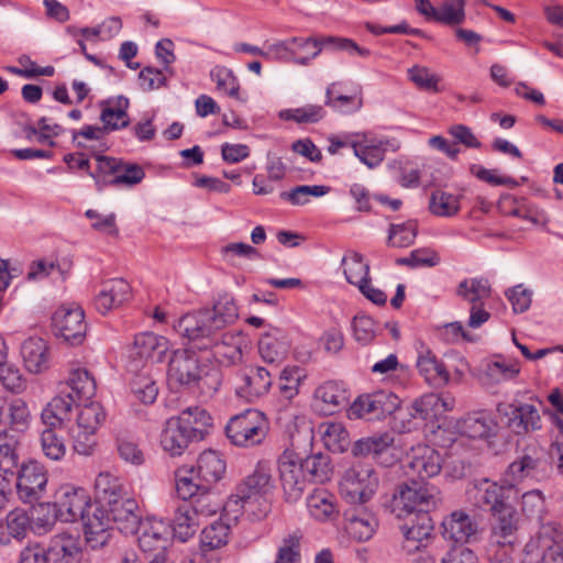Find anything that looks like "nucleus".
Listing matches in <instances>:
<instances>
[{
	"label": "nucleus",
	"mask_w": 563,
	"mask_h": 563,
	"mask_svg": "<svg viewBox=\"0 0 563 563\" xmlns=\"http://www.w3.org/2000/svg\"><path fill=\"white\" fill-rule=\"evenodd\" d=\"M167 382L172 388H185L202 397H212L222 377L219 368L202 364L196 352L184 349L173 353L168 362Z\"/></svg>",
	"instance_id": "1"
},
{
	"label": "nucleus",
	"mask_w": 563,
	"mask_h": 563,
	"mask_svg": "<svg viewBox=\"0 0 563 563\" xmlns=\"http://www.w3.org/2000/svg\"><path fill=\"white\" fill-rule=\"evenodd\" d=\"M210 415L201 407H188L179 416L169 418L161 434L164 451L172 456H179L194 441L205 438L211 426Z\"/></svg>",
	"instance_id": "2"
},
{
	"label": "nucleus",
	"mask_w": 563,
	"mask_h": 563,
	"mask_svg": "<svg viewBox=\"0 0 563 563\" xmlns=\"http://www.w3.org/2000/svg\"><path fill=\"white\" fill-rule=\"evenodd\" d=\"M239 318V309L232 296L224 294L213 305L212 310H200L187 313L174 325L176 332L196 341L199 336H210L234 323Z\"/></svg>",
	"instance_id": "3"
},
{
	"label": "nucleus",
	"mask_w": 563,
	"mask_h": 563,
	"mask_svg": "<svg viewBox=\"0 0 563 563\" xmlns=\"http://www.w3.org/2000/svg\"><path fill=\"white\" fill-rule=\"evenodd\" d=\"M441 501L440 490L429 483L409 478L398 485L389 503L390 512L397 518L415 516L434 509Z\"/></svg>",
	"instance_id": "4"
},
{
	"label": "nucleus",
	"mask_w": 563,
	"mask_h": 563,
	"mask_svg": "<svg viewBox=\"0 0 563 563\" xmlns=\"http://www.w3.org/2000/svg\"><path fill=\"white\" fill-rule=\"evenodd\" d=\"M274 482L272 477V465L268 461H260L253 473L246 476L236 487V490L229 499L230 504H241L242 508L251 507L254 503L263 499L261 517H265L271 506L265 496L272 493Z\"/></svg>",
	"instance_id": "5"
},
{
	"label": "nucleus",
	"mask_w": 563,
	"mask_h": 563,
	"mask_svg": "<svg viewBox=\"0 0 563 563\" xmlns=\"http://www.w3.org/2000/svg\"><path fill=\"white\" fill-rule=\"evenodd\" d=\"M89 176L101 191L106 186L133 187L144 179L145 172L139 164L99 155L96 172H89Z\"/></svg>",
	"instance_id": "6"
},
{
	"label": "nucleus",
	"mask_w": 563,
	"mask_h": 563,
	"mask_svg": "<svg viewBox=\"0 0 563 563\" xmlns=\"http://www.w3.org/2000/svg\"><path fill=\"white\" fill-rule=\"evenodd\" d=\"M268 429V420L262 411L246 409L229 420L225 432L234 445L251 448L265 440Z\"/></svg>",
	"instance_id": "7"
},
{
	"label": "nucleus",
	"mask_w": 563,
	"mask_h": 563,
	"mask_svg": "<svg viewBox=\"0 0 563 563\" xmlns=\"http://www.w3.org/2000/svg\"><path fill=\"white\" fill-rule=\"evenodd\" d=\"M378 475L375 470L363 463L349 467L340 481V494L351 504H365L378 487Z\"/></svg>",
	"instance_id": "8"
},
{
	"label": "nucleus",
	"mask_w": 563,
	"mask_h": 563,
	"mask_svg": "<svg viewBox=\"0 0 563 563\" xmlns=\"http://www.w3.org/2000/svg\"><path fill=\"white\" fill-rule=\"evenodd\" d=\"M562 533L554 522L542 525L523 549V563H563Z\"/></svg>",
	"instance_id": "9"
},
{
	"label": "nucleus",
	"mask_w": 563,
	"mask_h": 563,
	"mask_svg": "<svg viewBox=\"0 0 563 563\" xmlns=\"http://www.w3.org/2000/svg\"><path fill=\"white\" fill-rule=\"evenodd\" d=\"M399 397L387 390H377L358 396L350 406L349 417L355 419L380 420L394 415L400 406Z\"/></svg>",
	"instance_id": "10"
},
{
	"label": "nucleus",
	"mask_w": 563,
	"mask_h": 563,
	"mask_svg": "<svg viewBox=\"0 0 563 563\" xmlns=\"http://www.w3.org/2000/svg\"><path fill=\"white\" fill-rule=\"evenodd\" d=\"M56 515L65 522L84 521L95 507L86 489L73 485H63L55 493Z\"/></svg>",
	"instance_id": "11"
},
{
	"label": "nucleus",
	"mask_w": 563,
	"mask_h": 563,
	"mask_svg": "<svg viewBox=\"0 0 563 563\" xmlns=\"http://www.w3.org/2000/svg\"><path fill=\"white\" fill-rule=\"evenodd\" d=\"M243 336L241 332H213L210 336H199L195 342L200 350L210 349L217 362L231 366L242 361Z\"/></svg>",
	"instance_id": "12"
},
{
	"label": "nucleus",
	"mask_w": 563,
	"mask_h": 563,
	"mask_svg": "<svg viewBox=\"0 0 563 563\" xmlns=\"http://www.w3.org/2000/svg\"><path fill=\"white\" fill-rule=\"evenodd\" d=\"M277 464L285 500L294 504L302 497L308 482L300 459L294 451L286 450L278 457Z\"/></svg>",
	"instance_id": "13"
},
{
	"label": "nucleus",
	"mask_w": 563,
	"mask_h": 563,
	"mask_svg": "<svg viewBox=\"0 0 563 563\" xmlns=\"http://www.w3.org/2000/svg\"><path fill=\"white\" fill-rule=\"evenodd\" d=\"M309 45H295L294 63L307 65L311 59L316 58L322 47H331L334 51H345L351 55L357 54L362 57H368L371 52L367 48L358 46L354 41L345 37L324 36L302 38Z\"/></svg>",
	"instance_id": "14"
},
{
	"label": "nucleus",
	"mask_w": 563,
	"mask_h": 563,
	"mask_svg": "<svg viewBox=\"0 0 563 563\" xmlns=\"http://www.w3.org/2000/svg\"><path fill=\"white\" fill-rule=\"evenodd\" d=\"M55 334L69 345L82 344L86 339L87 323L84 310L79 307H59L53 314Z\"/></svg>",
	"instance_id": "15"
},
{
	"label": "nucleus",
	"mask_w": 563,
	"mask_h": 563,
	"mask_svg": "<svg viewBox=\"0 0 563 563\" xmlns=\"http://www.w3.org/2000/svg\"><path fill=\"white\" fill-rule=\"evenodd\" d=\"M15 473L18 474L16 490L20 499L30 504L41 499L47 485L44 466L36 461H29L23 463Z\"/></svg>",
	"instance_id": "16"
},
{
	"label": "nucleus",
	"mask_w": 563,
	"mask_h": 563,
	"mask_svg": "<svg viewBox=\"0 0 563 563\" xmlns=\"http://www.w3.org/2000/svg\"><path fill=\"white\" fill-rule=\"evenodd\" d=\"M542 464L541 449L536 444L529 445L509 464L504 482L514 488L516 484L527 478H537L541 475Z\"/></svg>",
	"instance_id": "17"
},
{
	"label": "nucleus",
	"mask_w": 563,
	"mask_h": 563,
	"mask_svg": "<svg viewBox=\"0 0 563 563\" xmlns=\"http://www.w3.org/2000/svg\"><path fill=\"white\" fill-rule=\"evenodd\" d=\"M512 493V487L504 481L503 484H498L488 479H484L468 492L473 494L476 506L488 510L492 515L512 506L510 503Z\"/></svg>",
	"instance_id": "18"
},
{
	"label": "nucleus",
	"mask_w": 563,
	"mask_h": 563,
	"mask_svg": "<svg viewBox=\"0 0 563 563\" xmlns=\"http://www.w3.org/2000/svg\"><path fill=\"white\" fill-rule=\"evenodd\" d=\"M272 386V375L264 367L240 371L236 376V396L247 402H255L266 395Z\"/></svg>",
	"instance_id": "19"
},
{
	"label": "nucleus",
	"mask_w": 563,
	"mask_h": 563,
	"mask_svg": "<svg viewBox=\"0 0 563 563\" xmlns=\"http://www.w3.org/2000/svg\"><path fill=\"white\" fill-rule=\"evenodd\" d=\"M101 508L106 520L108 522L112 521L119 531L125 534L136 532L141 520L136 512L139 508L137 503L133 498L126 497L123 494Z\"/></svg>",
	"instance_id": "20"
},
{
	"label": "nucleus",
	"mask_w": 563,
	"mask_h": 563,
	"mask_svg": "<svg viewBox=\"0 0 563 563\" xmlns=\"http://www.w3.org/2000/svg\"><path fill=\"white\" fill-rule=\"evenodd\" d=\"M443 537L456 543H470L478 539L479 521L463 509L454 510L442 521Z\"/></svg>",
	"instance_id": "21"
},
{
	"label": "nucleus",
	"mask_w": 563,
	"mask_h": 563,
	"mask_svg": "<svg viewBox=\"0 0 563 563\" xmlns=\"http://www.w3.org/2000/svg\"><path fill=\"white\" fill-rule=\"evenodd\" d=\"M136 531H139V545L143 552L165 553L172 536L168 523L159 519L147 518L139 523Z\"/></svg>",
	"instance_id": "22"
},
{
	"label": "nucleus",
	"mask_w": 563,
	"mask_h": 563,
	"mask_svg": "<svg viewBox=\"0 0 563 563\" xmlns=\"http://www.w3.org/2000/svg\"><path fill=\"white\" fill-rule=\"evenodd\" d=\"M351 147L363 164L375 168L384 161L387 151L396 152L400 144L396 139H369L364 134L363 140H352Z\"/></svg>",
	"instance_id": "23"
},
{
	"label": "nucleus",
	"mask_w": 563,
	"mask_h": 563,
	"mask_svg": "<svg viewBox=\"0 0 563 563\" xmlns=\"http://www.w3.org/2000/svg\"><path fill=\"white\" fill-rule=\"evenodd\" d=\"M497 410L507 418L506 424L517 434L541 429V417L533 405H499Z\"/></svg>",
	"instance_id": "24"
},
{
	"label": "nucleus",
	"mask_w": 563,
	"mask_h": 563,
	"mask_svg": "<svg viewBox=\"0 0 563 563\" xmlns=\"http://www.w3.org/2000/svg\"><path fill=\"white\" fill-rule=\"evenodd\" d=\"M407 517L408 521L401 526L404 534L402 550L406 553H415L417 550L427 548L433 531V523L427 512Z\"/></svg>",
	"instance_id": "25"
},
{
	"label": "nucleus",
	"mask_w": 563,
	"mask_h": 563,
	"mask_svg": "<svg viewBox=\"0 0 563 563\" xmlns=\"http://www.w3.org/2000/svg\"><path fill=\"white\" fill-rule=\"evenodd\" d=\"M441 467L440 454L429 446H422L418 448L412 456H408L405 473L409 478L428 483L427 479L437 476Z\"/></svg>",
	"instance_id": "26"
},
{
	"label": "nucleus",
	"mask_w": 563,
	"mask_h": 563,
	"mask_svg": "<svg viewBox=\"0 0 563 563\" xmlns=\"http://www.w3.org/2000/svg\"><path fill=\"white\" fill-rule=\"evenodd\" d=\"M291 347L288 333L276 327H271L258 340V353L262 360L268 364L283 363Z\"/></svg>",
	"instance_id": "27"
},
{
	"label": "nucleus",
	"mask_w": 563,
	"mask_h": 563,
	"mask_svg": "<svg viewBox=\"0 0 563 563\" xmlns=\"http://www.w3.org/2000/svg\"><path fill=\"white\" fill-rule=\"evenodd\" d=\"M346 533L357 542L368 541L378 528V519L367 507L356 506L344 512Z\"/></svg>",
	"instance_id": "28"
},
{
	"label": "nucleus",
	"mask_w": 563,
	"mask_h": 563,
	"mask_svg": "<svg viewBox=\"0 0 563 563\" xmlns=\"http://www.w3.org/2000/svg\"><path fill=\"white\" fill-rule=\"evenodd\" d=\"M131 296L129 283L122 278H113L101 284V289L95 299L97 310L106 314L128 301Z\"/></svg>",
	"instance_id": "29"
},
{
	"label": "nucleus",
	"mask_w": 563,
	"mask_h": 563,
	"mask_svg": "<svg viewBox=\"0 0 563 563\" xmlns=\"http://www.w3.org/2000/svg\"><path fill=\"white\" fill-rule=\"evenodd\" d=\"M46 552L48 563H80L81 561L79 542L68 533L52 537L46 547Z\"/></svg>",
	"instance_id": "30"
},
{
	"label": "nucleus",
	"mask_w": 563,
	"mask_h": 563,
	"mask_svg": "<svg viewBox=\"0 0 563 563\" xmlns=\"http://www.w3.org/2000/svg\"><path fill=\"white\" fill-rule=\"evenodd\" d=\"M100 121L108 132L124 129L130 124L128 109L130 101L124 96L109 98L100 102Z\"/></svg>",
	"instance_id": "31"
},
{
	"label": "nucleus",
	"mask_w": 563,
	"mask_h": 563,
	"mask_svg": "<svg viewBox=\"0 0 563 563\" xmlns=\"http://www.w3.org/2000/svg\"><path fill=\"white\" fill-rule=\"evenodd\" d=\"M495 428L490 413L484 410L467 413L456 423L459 433L470 439H487L494 434Z\"/></svg>",
	"instance_id": "32"
},
{
	"label": "nucleus",
	"mask_w": 563,
	"mask_h": 563,
	"mask_svg": "<svg viewBox=\"0 0 563 563\" xmlns=\"http://www.w3.org/2000/svg\"><path fill=\"white\" fill-rule=\"evenodd\" d=\"M78 405L65 389H60L43 409L41 418L43 423L49 428H62L66 421H69L71 409Z\"/></svg>",
	"instance_id": "33"
},
{
	"label": "nucleus",
	"mask_w": 563,
	"mask_h": 563,
	"mask_svg": "<svg viewBox=\"0 0 563 563\" xmlns=\"http://www.w3.org/2000/svg\"><path fill=\"white\" fill-rule=\"evenodd\" d=\"M307 508L312 518L325 522L338 518L336 498L323 488L314 489L307 498Z\"/></svg>",
	"instance_id": "34"
},
{
	"label": "nucleus",
	"mask_w": 563,
	"mask_h": 563,
	"mask_svg": "<svg viewBox=\"0 0 563 563\" xmlns=\"http://www.w3.org/2000/svg\"><path fill=\"white\" fill-rule=\"evenodd\" d=\"M417 367L426 379L433 386L446 385L450 380V374L444 364L438 360L435 354L429 349H422L417 358Z\"/></svg>",
	"instance_id": "35"
},
{
	"label": "nucleus",
	"mask_w": 563,
	"mask_h": 563,
	"mask_svg": "<svg viewBox=\"0 0 563 563\" xmlns=\"http://www.w3.org/2000/svg\"><path fill=\"white\" fill-rule=\"evenodd\" d=\"M195 472L198 479H201L203 485L211 489L222 478L225 472V462L218 452L203 451L198 457Z\"/></svg>",
	"instance_id": "36"
},
{
	"label": "nucleus",
	"mask_w": 563,
	"mask_h": 563,
	"mask_svg": "<svg viewBox=\"0 0 563 563\" xmlns=\"http://www.w3.org/2000/svg\"><path fill=\"white\" fill-rule=\"evenodd\" d=\"M65 389L77 404L90 400L97 389L95 378L85 368H75L70 372L67 383L60 388Z\"/></svg>",
	"instance_id": "37"
},
{
	"label": "nucleus",
	"mask_w": 563,
	"mask_h": 563,
	"mask_svg": "<svg viewBox=\"0 0 563 563\" xmlns=\"http://www.w3.org/2000/svg\"><path fill=\"white\" fill-rule=\"evenodd\" d=\"M133 351L134 355L140 358L162 362L168 351V341L152 332L141 333L134 339Z\"/></svg>",
	"instance_id": "38"
},
{
	"label": "nucleus",
	"mask_w": 563,
	"mask_h": 563,
	"mask_svg": "<svg viewBox=\"0 0 563 563\" xmlns=\"http://www.w3.org/2000/svg\"><path fill=\"white\" fill-rule=\"evenodd\" d=\"M21 355L29 372L37 374L48 368V347L41 338H29L21 346Z\"/></svg>",
	"instance_id": "39"
},
{
	"label": "nucleus",
	"mask_w": 563,
	"mask_h": 563,
	"mask_svg": "<svg viewBox=\"0 0 563 563\" xmlns=\"http://www.w3.org/2000/svg\"><path fill=\"white\" fill-rule=\"evenodd\" d=\"M494 523L492 539L500 545H510L517 531L516 510L512 506L503 508L492 515Z\"/></svg>",
	"instance_id": "40"
},
{
	"label": "nucleus",
	"mask_w": 563,
	"mask_h": 563,
	"mask_svg": "<svg viewBox=\"0 0 563 563\" xmlns=\"http://www.w3.org/2000/svg\"><path fill=\"white\" fill-rule=\"evenodd\" d=\"M175 490L179 499L190 501L195 496L210 488L198 479L194 466L184 465L175 471Z\"/></svg>",
	"instance_id": "41"
},
{
	"label": "nucleus",
	"mask_w": 563,
	"mask_h": 563,
	"mask_svg": "<svg viewBox=\"0 0 563 563\" xmlns=\"http://www.w3.org/2000/svg\"><path fill=\"white\" fill-rule=\"evenodd\" d=\"M82 523L86 541L92 549L103 547L108 542L110 527L101 509L95 507L92 515L85 519Z\"/></svg>",
	"instance_id": "42"
},
{
	"label": "nucleus",
	"mask_w": 563,
	"mask_h": 563,
	"mask_svg": "<svg viewBox=\"0 0 563 563\" xmlns=\"http://www.w3.org/2000/svg\"><path fill=\"white\" fill-rule=\"evenodd\" d=\"M490 294V284L484 277L465 278L456 287V295L471 306L484 305Z\"/></svg>",
	"instance_id": "43"
},
{
	"label": "nucleus",
	"mask_w": 563,
	"mask_h": 563,
	"mask_svg": "<svg viewBox=\"0 0 563 563\" xmlns=\"http://www.w3.org/2000/svg\"><path fill=\"white\" fill-rule=\"evenodd\" d=\"M316 401L321 402V411L325 415L336 412L345 402V391L334 382H327L314 391Z\"/></svg>",
	"instance_id": "44"
},
{
	"label": "nucleus",
	"mask_w": 563,
	"mask_h": 563,
	"mask_svg": "<svg viewBox=\"0 0 563 563\" xmlns=\"http://www.w3.org/2000/svg\"><path fill=\"white\" fill-rule=\"evenodd\" d=\"M19 439L15 434L0 432V472L14 476L19 466Z\"/></svg>",
	"instance_id": "45"
},
{
	"label": "nucleus",
	"mask_w": 563,
	"mask_h": 563,
	"mask_svg": "<svg viewBox=\"0 0 563 563\" xmlns=\"http://www.w3.org/2000/svg\"><path fill=\"white\" fill-rule=\"evenodd\" d=\"M300 463L310 482L322 484L328 482L332 476L333 470L330 457L325 454L318 453L303 460L300 459Z\"/></svg>",
	"instance_id": "46"
},
{
	"label": "nucleus",
	"mask_w": 563,
	"mask_h": 563,
	"mask_svg": "<svg viewBox=\"0 0 563 563\" xmlns=\"http://www.w3.org/2000/svg\"><path fill=\"white\" fill-rule=\"evenodd\" d=\"M320 434L324 445L332 452H344L350 445L347 430L341 422H327L320 426Z\"/></svg>",
	"instance_id": "47"
},
{
	"label": "nucleus",
	"mask_w": 563,
	"mask_h": 563,
	"mask_svg": "<svg viewBox=\"0 0 563 563\" xmlns=\"http://www.w3.org/2000/svg\"><path fill=\"white\" fill-rule=\"evenodd\" d=\"M343 273L346 280L355 286L369 282V266L364 262L362 254L350 252L342 260Z\"/></svg>",
	"instance_id": "48"
},
{
	"label": "nucleus",
	"mask_w": 563,
	"mask_h": 563,
	"mask_svg": "<svg viewBox=\"0 0 563 563\" xmlns=\"http://www.w3.org/2000/svg\"><path fill=\"white\" fill-rule=\"evenodd\" d=\"M95 490L101 507L124 494L120 479L109 472H101L97 476Z\"/></svg>",
	"instance_id": "49"
},
{
	"label": "nucleus",
	"mask_w": 563,
	"mask_h": 563,
	"mask_svg": "<svg viewBox=\"0 0 563 563\" xmlns=\"http://www.w3.org/2000/svg\"><path fill=\"white\" fill-rule=\"evenodd\" d=\"M325 111L322 106L306 104L296 109L282 110L278 113L279 119L284 121H294L298 124H312L322 120Z\"/></svg>",
	"instance_id": "50"
},
{
	"label": "nucleus",
	"mask_w": 563,
	"mask_h": 563,
	"mask_svg": "<svg viewBox=\"0 0 563 563\" xmlns=\"http://www.w3.org/2000/svg\"><path fill=\"white\" fill-rule=\"evenodd\" d=\"M199 526L198 517L194 514L190 506L183 505L176 510L173 531L183 542L195 534Z\"/></svg>",
	"instance_id": "51"
},
{
	"label": "nucleus",
	"mask_w": 563,
	"mask_h": 563,
	"mask_svg": "<svg viewBox=\"0 0 563 563\" xmlns=\"http://www.w3.org/2000/svg\"><path fill=\"white\" fill-rule=\"evenodd\" d=\"M131 390L135 398L145 405L153 404L158 395L156 382L148 371H142L135 375L131 382Z\"/></svg>",
	"instance_id": "52"
},
{
	"label": "nucleus",
	"mask_w": 563,
	"mask_h": 563,
	"mask_svg": "<svg viewBox=\"0 0 563 563\" xmlns=\"http://www.w3.org/2000/svg\"><path fill=\"white\" fill-rule=\"evenodd\" d=\"M466 0H444L438 8L434 21L446 25H459L465 20Z\"/></svg>",
	"instance_id": "53"
},
{
	"label": "nucleus",
	"mask_w": 563,
	"mask_h": 563,
	"mask_svg": "<svg viewBox=\"0 0 563 563\" xmlns=\"http://www.w3.org/2000/svg\"><path fill=\"white\" fill-rule=\"evenodd\" d=\"M440 401V398L435 395H427L417 400H415L410 407H407L406 410L399 409L395 412V418L400 419L402 422L406 420L407 416L410 419H421L426 420L431 416L432 407H434Z\"/></svg>",
	"instance_id": "54"
},
{
	"label": "nucleus",
	"mask_w": 563,
	"mask_h": 563,
	"mask_svg": "<svg viewBox=\"0 0 563 563\" xmlns=\"http://www.w3.org/2000/svg\"><path fill=\"white\" fill-rule=\"evenodd\" d=\"M106 418L102 406L99 402H89L85 405L77 417V428L87 430L89 433H96Z\"/></svg>",
	"instance_id": "55"
},
{
	"label": "nucleus",
	"mask_w": 563,
	"mask_h": 563,
	"mask_svg": "<svg viewBox=\"0 0 563 563\" xmlns=\"http://www.w3.org/2000/svg\"><path fill=\"white\" fill-rule=\"evenodd\" d=\"M306 377L305 371L298 366L285 367L279 376V391L285 399H292L299 393V386Z\"/></svg>",
	"instance_id": "56"
},
{
	"label": "nucleus",
	"mask_w": 563,
	"mask_h": 563,
	"mask_svg": "<svg viewBox=\"0 0 563 563\" xmlns=\"http://www.w3.org/2000/svg\"><path fill=\"white\" fill-rule=\"evenodd\" d=\"M115 445L119 456L126 463L140 466L145 462L143 451L132 437L125 432H120L115 439Z\"/></svg>",
	"instance_id": "57"
},
{
	"label": "nucleus",
	"mask_w": 563,
	"mask_h": 563,
	"mask_svg": "<svg viewBox=\"0 0 563 563\" xmlns=\"http://www.w3.org/2000/svg\"><path fill=\"white\" fill-rule=\"evenodd\" d=\"M393 443V438L385 433L378 437L364 438L356 441L352 446L354 456L378 455L387 450Z\"/></svg>",
	"instance_id": "58"
},
{
	"label": "nucleus",
	"mask_w": 563,
	"mask_h": 563,
	"mask_svg": "<svg viewBox=\"0 0 563 563\" xmlns=\"http://www.w3.org/2000/svg\"><path fill=\"white\" fill-rule=\"evenodd\" d=\"M429 207L435 216L452 217L460 210V200L455 195L437 190L431 195Z\"/></svg>",
	"instance_id": "59"
},
{
	"label": "nucleus",
	"mask_w": 563,
	"mask_h": 563,
	"mask_svg": "<svg viewBox=\"0 0 563 563\" xmlns=\"http://www.w3.org/2000/svg\"><path fill=\"white\" fill-rule=\"evenodd\" d=\"M296 44H299L301 46L309 45V43L302 41V37H292L287 41H280L267 46V48L265 49L264 58L266 60L294 63V53Z\"/></svg>",
	"instance_id": "60"
},
{
	"label": "nucleus",
	"mask_w": 563,
	"mask_h": 563,
	"mask_svg": "<svg viewBox=\"0 0 563 563\" xmlns=\"http://www.w3.org/2000/svg\"><path fill=\"white\" fill-rule=\"evenodd\" d=\"M230 527L223 521H214L202 530L201 544L209 550L227 544Z\"/></svg>",
	"instance_id": "61"
},
{
	"label": "nucleus",
	"mask_w": 563,
	"mask_h": 563,
	"mask_svg": "<svg viewBox=\"0 0 563 563\" xmlns=\"http://www.w3.org/2000/svg\"><path fill=\"white\" fill-rule=\"evenodd\" d=\"M417 236V223L408 221L401 224H390L388 242L395 247H407L415 242Z\"/></svg>",
	"instance_id": "62"
},
{
	"label": "nucleus",
	"mask_w": 563,
	"mask_h": 563,
	"mask_svg": "<svg viewBox=\"0 0 563 563\" xmlns=\"http://www.w3.org/2000/svg\"><path fill=\"white\" fill-rule=\"evenodd\" d=\"M55 428L45 429L41 435L42 451L52 461H59L65 456L66 446L62 438L54 431Z\"/></svg>",
	"instance_id": "63"
},
{
	"label": "nucleus",
	"mask_w": 563,
	"mask_h": 563,
	"mask_svg": "<svg viewBox=\"0 0 563 563\" xmlns=\"http://www.w3.org/2000/svg\"><path fill=\"white\" fill-rule=\"evenodd\" d=\"M301 536L292 533L283 540L278 548L275 563H299L300 562Z\"/></svg>",
	"instance_id": "64"
}]
</instances>
